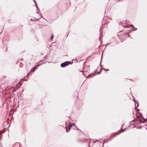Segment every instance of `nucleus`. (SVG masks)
<instances>
[{
    "label": "nucleus",
    "instance_id": "f8f14e48",
    "mask_svg": "<svg viewBox=\"0 0 147 147\" xmlns=\"http://www.w3.org/2000/svg\"><path fill=\"white\" fill-rule=\"evenodd\" d=\"M69 130V128L68 129V128H66V131L67 132L68 131V130Z\"/></svg>",
    "mask_w": 147,
    "mask_h": 147
},
{
    "label": "nucleus",
    "instance_id": "39448f33",
    "mask_svg": "<svg viewBox=\"0 0 147 147\" xmlns=\"http://www.w3.org/2000/svg\"><path fill=\"white\" fill-rule=\"evenodd\" d=\"M32 74V73L31 72V71H30L28 74L27 75V76H28L29 75H31Z\"/></svg>",
    "mask_w": 147,
    "mask_h": 147
},
{
    "label": "nucleus",
    "instance_id": "4be33fe9",
    "mask_svg": "<svg viewBox=\"0 0 147 147\" xmlns=\"http://www.w3.org/2000/svg\"><path fill=\"white\" fill-rule=\"evenodd\" d=\"M2 32H1V33H0V34H1L2 33Z\"/></svg>",
    "mask_w": 147,
    "mask_h": 147
},
{
    "label": "nucleus",
    "instance_id": "f3484780",
    "mask_svg": "<svg viewBox=\"0 0 147 147\" xmlns=\"http://www.w3.org/2000/svg\"><path fill=\"white\" fill-rule=\"evenodd\" d=\"M128 37H130V36L129 35H128Z\"/></svg>",
    "mask_w": 147,
    "mask_h": 147
},
{
    "label": "nucleus",
    "instance_id": "6ab92c4d",
    "mask_svg": "<svg viewBox=\"0 0 147 147\" xmlns=\"http://www.w3.org/2000/svg\"><path fill=\"white\" fill-rule=\"evenodd\" d=\"M82 74H83L84 76V73H82Z\"/></svg>",
    "mask_w": 147,
    "mask_h": 147
},
{
    "label": "nucleus",
    "instance_id": "1a4fd4ad",
    "mask_svg": "<svg viewBox=\"0 0 147 147\" xmlns=\"http://www.w3.org/2000/svg\"><path fill=\"white\" fill-rule=\"evenodd\" d=\"M42 64H38L36 67H38V66H39L40 65H41Z\"/></svg>",
    "mask_w": 147,
    "mask_h": 147
},
{
    "label": "nucleus",
    "instance_id": "2eb2a0df",
    "mask_svg": "<svg viewBox=\"0 0 147 147\" xmlns=\"http://www.w3.org/2000/svg\"><path fill=\"white\" fill-rule=\"evenodd\" d=\"M15 91V90H13L12 91V92H14V91Z\"/></svg>",
    "mask_w": 147,
    "mask_h": 147
},
{
    "label": "nucleus",
    "instance_id": "7ed1b4c3",
    "mask_svg": "<svg viewBox=\"0 0 147 147\" xmlns=\"http://www.w3.org/2000/svg\"><path fill=\"white\" fill-rule=\"evenodd\" d=\"M36 67H33L31 69V71L32 72H34L35 70V69H36Z\"/></svg>",
    "mask_w": 147,
    "mask_h": 147
},
{
    "label": "nucleus",
    "instance_id": "a211bd4d",
    "mask_svg": "<svg viewBox=\"0 0 147 147\" xmlns=\"http://www.w3.org/2000/svg\"><path fill=\"white\" fill-rule=\"evenodd\" d=\"M87 67H88V68H90V66L88 65V66H87Z\"/></svg>",
    "mask_w": 147,
    "mask_h": 147
},
{
    "label": "nucleus",
    "instance_id": "4468645a",
    "mask_svg": "<svg viewBox=\"0 0 147 147\" xmlns=\"http://www.w3.org/2000/svg\"><path fill=\"white\" fill-rule=\"evenodd\" d=\"M33 1H34V3H35V4H36V2L35 1V0H33Z\"/></svg>",
    "mask_w": 147,
    "mask_h": 147
},
{
    "label": "nucleus",
    "instance_id": "20e7f679",
    "mask_svg": "<svg viewBox=\"0 0 147 147\" xmlns=\"http://www.w3.org/2000/svg\"><path fill=\"white\" fill-rule=\"evenodd\" d=\"M106 18H107V17H106V16H105L103 18V20L106 21Z\"/></svg>",
    "mask_w": 147,
    "mask_h": 147
},
{
    "label": "nucleus",
    "instance_id": "5701e85b",
    "mask_svg": "<svg viewBox=\"0 0 147 147\" xmlns=\"http://www.w3.org/2000/svg\"><path fill=\"white\" fill-rule=\"evenodd\" d=\"M119 133H117V134H119Z\"/></svg>",
    "mask_w": 147,
    "mask_h": 147
},
{
    "label": "nucleus",
    "instance_id": "9d476101",
    "mask_svg": "<svg viewBox=\"0 0 147 147\" xmlns=\"http://www.w3.org/2000/svg\"><path fill=\"white\" fill-rule=\"evenodd\" d=\"M35 5L36 6V8H37L39 10V8H38V6L37 5V4H35Z\"/></svg>",
    "mask_w": 147,
    "mask_h": 147
},
{
    "label": "nucleus",
    "instance_id": "412c9836",
    "mask_svg": "<svg viewBox=\"0 0 147 147\" xmlns=\"http://www.w3.org/2000/svg\"><path fill=\"white\" fill-rule=\"evenodd\" d=\"M127 34V33H126L125 34Z\"/></svg>",
    "mask_w": 147,
    "mask_h": 147
},
{
    "label": "nucleus",
    "instance_id": "ddd939ff",
    "mask_svg": "<svg viewBox=\"0 0 147 147\" xmlns=\"http://www.w3.org/2000/svg\"><path fill=\"white\" fill-rule=\"evenodd\" d=\"M103 70H105V71H107L109 70V69H107V70H106V69H104V68H103Z\"/></svg>",
    "mask_w": 147,
    "mask_h": 147
},
{
    "label": "nucleus",
    "instance_id": "aec40b11",
    "mask_svg": "<svg viewBox=\"0 0 147 147\" xmlns=\"http://www.w3.org/2000/svg\"><path fill=\"white\" fill-rule=\"evenodd\" d=\"M100 30H101V29H100L99 30V31L100 32Z\"/></svg>",
    "mask_w": 147,
    "mask_h": 147
},
{
    "label": "nucleus",
    "instance_id": "6e6552de",
    "mask_svg": "<svg viewBox=\"0 0 147 147\" xmlns=\"http://www.w3.org/2000/svg\"><path fill=\"white\" fill-rule=\"evenodd\" d=\"M131 26L132 27V28L133 29H134V28H135H135H135V27L133 25H131Z\"/></svg>",
    "mask_w": 147,
    "mask_h": 147
},
{
    "label": "nucleus",
    "instance_id": "423d86ee",
    "mask_svg": "<svg viewBox=\"0 0 147 147\" xmlns=\"http://www.w3.org/2000/svg\"><path fill=\"white\" fill-rule=\"evenodd\" d=\"M54 38V36L53 34H52L51 37V39L52 40V39Z\"/></svg>",
    "mask_w": 147,
    "mask_h": 147
},
{
    "label": "nucleus",
    "instance_id": "9b49d317",
    "mask_svg": "<svg viewBox=\"0 0 147 147\" xmlns=\"http://www.w3.org/2000/svg\"><path fill=\"white\" fill-rule=\"evenodd\" d=\"M30 20H31L32 21H35V19H31Z\"/></svg>",
    "mask_w": 147,
    "mask_h": 147
},
{
    "label": "nucleus",
    "instance_id": "dca6fc26",
    "mask_svg": "<svg viewBox=\"0 0 147 147\" xmlns=\"http://www.w3.org/2000/svg\"><path fill=\"white\" fill-rule=\"evenodd\" d=\"M40 19V18H39L38 19H36V20H38L39 19Z\"/></svg>",
    "mask_w": 147,
    "mask_h": 147
},
{
    "label": "nucleus",
    "instance_id": "0eeeda50",
    "mask_svg": "<svg viewBox=\"0 0 147 147\" xmlns=\"http://www.w3.org/2000/svg\"><path fill=\"white\" fill-rule=\"evenodd\" d=\"M93 74H91L89 75L88 77H86L87 78H88L89 77L92 75Z\"/></svg>",
    "mask_w": 147,
    "mask_h": 147
},
{
    "label": "nucleus",
    "instance_id": "f257e3e1",
    "mask_svg": "<svg viewBox=\"0 0 147 147\" xmlns=\"http://www.w3.org/2000/svg\"><path fill=\"white\" fill-rule=\"evenodd\" d=\"M71 63V62L69 61L65 62L61 64V66L62 67H64L66 66L69 65Z\"/></svg>",
    "mask_w": 147,
    "mask_h": 147
},
{
    "label": "nucleus",
    "instance_id": "f03ea898",
    "mask_svg": "<svg viewBox=\"0 0 147 147\" xmlns=\"http://www.w3.org/2000/svg\"><path fill=\"white\" fill-rule=\"evenodd\" d=\"M137 30V28H135V29H133V30L129 29V30H128V33H130L132 31L136 30Z\"/></svg>",
    "mask_w": 147,
    "mask_h": 147
}]
</instances>
